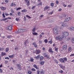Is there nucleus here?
I'll list each match as a JSON object with an SVG mask.
<instances>
[{"label":"nucleus","mask_w":74,"mask_h":74,"mask_svg":"<svg viewBox=\"0 0 74 74\" xmlns=\"http://www.w3.org/2000/svg\"><path fill=\"white\" fill-rule=\"evenodd\" d=\"M37 74H40V71L39 70H38L37 71Z\"/></svg>","instance_id":"nucleus-47"},{"label":"nucleus","mask_w":74,"mask_h":74,"mask_svg":"<svg viewBox=\"0 0 74 74\" xmlns=\"http://www.w3.org/2000/svg\"><path fill=\"white\" fill-rule=\"evenodd\" d=\"M47 59H48V60H49V59L50 58H49V56H47Z\"/></svg>","instance_id":"nucleus-44"},{"label":"nucleus","mask_w":74,"mask_h":74,"mask_svg":"<svg viewBox=\"0 0 74 74\" xmlns=\"http://www.w3.org/2000/svg\"><path fill=\"white\" fill-rule=\"evenodd\" d=\"M28 73L29 74H32V71H28Z\"/></svg>","instance_id":"nucleus-31"},{"label":"nucleus","mask_w":74,"mask_h":74,"mask_svg":"<svg viewBox=\"0 0 74 74\" xmlns=\"http://www.w3.org/2000/svg\"><path fill=\"white\" fill-rule=\"evenodd\" d=\"M9 1H8V0H5V2L6 3H8Z\"/></svg>","instance_id":"nucleus-45"},{"label":"nucleus","mask_w":74,"mask_h":74,"mask_svg":"<svg viewBox=\"0 0 74 74\" xmlns=\"http://www.w3.org/2000/svg\"><path fill=\"white\" fill-rule=\"evenodd\" d=\"M74 56V54H73L70 55V56Z\"/></svg>","instance_id":"nucleus-64"},{"label":"nucleus","mask_w":74,"mask_h":74,"mask_svg":"<svg viewBox=\"0 0 74 74\" xmlns=\"http://www.w3.org/2000/svg\"><path fill=\"white\" fill-rule=\"evenodd\" d=\"M8 38H11V36L9 35L8 36Z\"/></svg>","instance_id":"nucleus-48"},{"label":"nucleus","mask_w":74,"mask_h":74,"mask_svg":"<svg viewBox=\"0 0 74 74\" xmlns=\"http://www.w3.org/2000/svg\"><path fill=\"white\" fill-rule=\"evenodd\" d=\"M30 5V0H29L27 2V5L29 6Z\"/></svg>","instance_id":"nucleus-19"},{"label":"nucleus","mask_w":74,"mask_h":74,"mask_svg":"<svg viewBox=\"0 0 74 74\" xmlns=\"http://www.w3.org/2000/svg\"><path fill=\"white\" fill-rule=\"evenodd\" d=\"M15 56L14 55V54H13L11 56H9V57L10 58H13V57Z\"/></svg>","instance_id":"nucleus-21"},{"label":"nucleus","mask_w":74,"mask_h":74,"mask_svg":"<svg viewBox=\"0 0 74 74\" xmlns=\"http://www.w3.org/2000/svg\"><path fill=\"white\" fill-rule=\"evenodd\" d=\"M40 52H41V50L39 49H36L35 51H33V53H36V55L39 54Z\"/></svg>","instance_id":"nucleus-2"},{"label":"nucleus","mask_w":74,"mask_h":74,"mask_svg":"<svg viewBox=\"0 0 74 74\" xmlns=\"http://www.w3.org/2000/svg\"><path fill=\"white\" fill-rule=\"evenodd\" d=\"M50 38V39L51 40L49 41V42L50 43V44H52V39L51 38H49V40Z\"/></svg>","instance_id":"nucleus-23"},{"label":"nucleus","mask_w":74,"mask_h":74,"mask_svg":"<svg viewBox=\"0 0 74 74\" xmlns=\"http://www.w3.org/2000/svg\"><path fill=\"white\" fill-rule=\"evenodd\" d=\"M33 67H35V68H36V69L37 70H39V68L37 66V65L36 64H34L33 65Z\"/></svg>","instance_id":"nucleus-15"},{"label":"nucleus","mask_w":74,"mask_h":74,"mask_svg":"<svg viewBox=\"0 0 74 74\" xmlns=\"http://www.w3.org/2000/svg\"><path fill=\"white\" fill-rule=\"evenodd\" d=\"M56 3L57 4H59V1H58L57 0H56Z\"/></svg>","instance_id":"nucleus-62"},{"label":"nucleus","mask_w":74,"mask_h":74,"mask_svg":"<svg viewBox=\"0 0 74 74\" xmlns=\"http://www.w3.org/2000/svg\"><path fill=\"white\" fill-rule=\"evenodd\" d=\"M16 21H19V18H16Z\"/></svg>","instance_id":"nucleus-58"},{"label":"nucleus","mask_w":74,"mask_h":74,"mask_svg":"<svg viewBox=\"0 0 74 74\" xmlns=\"http://www.w3.org/2000/svg\"><path fill=\"white\" fill-rule=\"evenodd\" d=\"M55 62L56 63H58V61L56 60H55Z\"/></svg>","instance_id":"nucleus-57"},{"label":"nucleus","mask_w":74,"mask_h":74,"mask_svg":"<svg viewBox=\"0 0 74 74\" xmlns=\"http://www.w3.org/2000/svg\"><path fill=\"white\" fill-rule=\"evenodd\" d=\"M8 19V18H5L4 19H3V21H5V20H7Z\"/></svg>","instance_id":"nucleus-60"},{"label":"nucleus","mask_w":74,"mask_h":74,"mask_svg":"<svg viewBox=\"0 0 74 74\" xmlns=\"http://www.w3.org/2000/svg\"><path fill=\"white\" fill-rule=\"evenodd\" d=\"M72 42L74 43V38H73L72 39Z\"/></svg>","instance_id":"nucleus-42"},{"label":"nucleus","mask_w":74,"mask_h":74,"mask_svg":"<svg viewBox=\"0 0 74 74\" xmlns=\"http://www.w3.org/2000/svg\"><path fill=\"white\" fill-rule=\"evenodd\" d=\"M61 37V35H58L57 37H56L55 38V39H56L57 40H58V39L60 38Z\"/></svg>","instance_id":"nucleus-11"},{"label":"nucleus","mask_w":74,"mask_h":74,"mask_svg":"<svg viewBox=\"0 0 74 74\" xmlns=\"http://www.w3.org/2000/svg\"><path fill=\"white\" fill-rule=\"evenodd\" d=\"M2 72H3V70L1 69H0V73H2Z\"/></svg>","instance_id":"nucleus-56"},{"label":"nucleus","mask_w":74,"mask_h":74,"mask_svg":"<svg viewBox=\"0 0 74 74\" xmlns=\"http://www.w3.org/2000/svg\"><path fill=\"white\" fill-rule=\"evenodd\" d=\"M40 73L42 74H44V71H41Z\"/></svg>","instance_id":"nucleus-38"},{"label":"nucleus","mask_w":74,"mask_h":74,"mask_svg":"<svg viewBox=\"0 0 74 74\" xmlns=\"http://www.w3.org/2000/svg\"><path fill=\"white\" fill-rule=\"evenodd\" d=\"M44 63H45L44 62L42 61V62H40V64L41 65H43V64H44Z\"/></svg>","instance_id":"nucleus-26"},{"label":"nucleus","mask_w":74,"mask_h":74,"mask_svg":"<svg viewBox=\"0 0 74 74\" xmlns=\"http://www.w3.org/2000/svg\"><path fill=\"white\" fill-rule=\"evenodd\" d=\"M43 16H44V15L41 14L39 17L40 18H42Z\"/></svg>","instance_id":"nucleus-49"},{"label":"nucleus","mask_w":74,"mask_h":74,"mask_svg":"<svg viewBox=\"0 0 74 74\" xmlns=\"http://www.w3.org/2000/svg\"><path fill=\"white\" fill-rule=\"evenodd\" d=\"M71 18L70 17L67 18H66V19L65 20L64 22H67V21H70V20H71Z\"/></svg>","instance_id":"nucleus-8"},{"label":"nucleus","mask_w":74,"mask_h":74,"mask_svg":"<svg viewBox=\"0 0 74 74\" xmlns=\"http://www.w3.org/2000/svg\"><path fill=\"white\" fill-rule=\"evenodd\" d=\"M21 9H22V8H21L19 7L17 8L16 10V11H18V10H21Z\"/></svg>","instance_id":"nucleus-36"},{"label":"nucleus","mask_w":74,"mask_h":74,"mask_svg":"<svg viewBox=\"0 0 74 74\" xmlns=\"http://www.w3.org/2000/svg\"><path fill=\"white\" fill-rule=\"evenodd\" d=\"M9 50H10V49L8 47L6 48V49H5V52H8Z\"/></svg>","instance_id":"nucleus-16"},{"label":"nucleus","mask_w":74,"mask_h":74,"mask_svg":"<svg viewBox=\"0 0 74 74\" xmlns=\"http://www.w3.org/2000/svg\"><path fill=\"white\" fill-rule=\"evenodd\" d=\"M62 69H64V68H65V66H62L61 68Z\"/></svg>","instance_id":"nucleus-51"},{"label":"nucleus","mask_w":74,"mask_h":74,"mask_svg":"<svg viewBox=\"0 0 74 74\" xmlns=\"http://www.w3.org/2000/svg\"><path fill=\"white\" fill-rule=\"evenodd\" d=\"M40 55H38L36 57H35V59H36L37 60H38V59L40 58Z\"/></svg>","instance_id":"nucleus-22"},{"label":"nucleus","mask_w":74,"mask_h":74,"mask_svg":"<svg viewBox=\"0 0 74 74\" xmlns=\"http://www.w3.org/2000/svg\"><path fill=\"white\" fill-rule=\"evenodd\" d=\"M32 34L34 36H37L38 35V33L36 32H32Z\"/></svg>","instance_id":"nucleus-18"},{"label":"nucleus","mask_w":74,"mask_h":74,"mask_svg":"<svg viewBox=\"0 0 74 74\" xmlns=\"http://www.w3.org/2000/svg\"><path fill=\"white\" fill-rule=\"evenodd\" d=\"M17 66L18 69L20 70H22V68L21 67V64H17Z\"/></svg>","instance_id":"nucleus-6"},{"label":"nucleus","mask_w":74,"mask_h":74,"mask_svg":"<svg viewBox=\"0 0 74 74\" xmlns=\"http://www.w3.org/2000/svg\"><path fill=\"white\" fill-rule=\"evenodd\" d=\"M23 30L24 29H18V33H21V32H24L23 31Z\"/></svg>","instance_id":"nucleus-9"},{"label":"nucleus","mask_w":74,"mask_h":74,"mask_svg":"<svg viewBox=\"0 0 74 74\" xmlns=\"http://www.w3.org/2000/svg\"><path fill=\"white\" fill-rule=\"evenodd\" d=\"M58 40H59V41H62V40H63V39L61 37L59 39H58Z\"/></svg>","instance_id":"nucleus-29"},{"label":"nucleus","mask_w":74,"mask_h":74,"mask_svg":"<svg viewBox=\"0 0 74 74\" xmlns=\"http://www.w3.org/2000/svg\"><path fill=\"white\" fill-rule=\"evenodd\" d=\"M33 45H34V47L35 48H37V45H36V42H34L33 43Z\"/></svg>","instance_id":"nucleus-12"},{"label":"nucleus","mask_w":74,"mask_h":74,"mask_svg":"<svg viewBox=\"0 0 74 74\" xmlns=\"http://www.w3.org/2000/svg\"><path fill=\"white\" fill-rule=\"evenodd\" d=\"M5 14L6 16H8V15H9V14L8 13H5Z\"/></svg>","instance_id":"nucleus-55"},{"label":"nucleus","mask_w":74,"mask_h":74,"mask_svg":"<svg viewBox=\"0 0 74 74\" xmlns=\"http://www.w3.org/2000/svg\"><path fill=\"white\" fill-rule=\"evenodd\" d=\"M63 35H64V36H69V33L67 32H64L63 33Z\"/></svg>","instance_id":"nucleus-7"},{"label":"nucleus","mask_w":74,"mask_h":74,"mask_svg":"<svg viewBox=\"0 0 74 74\" xmlns=\"http://www.w3.org/2000/svg\"><path fill=\"white\" fill-rule=\"evenodd\" d=\"M49 52H51V53H53V51H52V49H49Z\"/></svg>","instance_id":"nucleus-27"},{"label":"nucleus","mask_w":74,"mask_h":74,"mask_svg":"<svg viewBox=\"0 0 74 74\" xmlns=\"http://www.w3.org/2000/svg\"><path fill=\"white\" fill-rule=\"evenodd\" d=\"M2 16H3V18L5 17V15H4V12H3V14H2Z\"/></svg>","instance_id":"nucleus-35"},{"label":"nucleus","mask_w":74,"mask_h":74,"mask_svg":"<svg viewBox=\"0 0 74 74\" xmlns=\"http://www.w3.org/2000/svg\"><path fill=\"white\" fill-rule=\"evenodd\" d=\"M63 49L66 50L67 49V45H64L63 47Z\"/></svg>","instance_id":"nucleus-10"},{"label":"nucleus","mask_w":74,"mask_h":74,"mask_svg":"<svg viewBox=\"0 0 74 74\" xmlns=\"http://www.w3.org/2000/svg\"><path fill=\"white\" fill-rule=\"evenodd\" d=\"M62 18H65L66 17V14H63L62 15Z\"/></svg>","instance_id":"nucleus-32"},{"label":"nucleus","mask_w":74,"mask_h":74,"mask_svg":"<svg viewBox=\"0 0 74 74\" xmlns=\"http://www.w3.org/2000/svg\"><path fill=\"white\" fill-rule=\"evenodd\" d=\"M13 5L14 6H16V5L14 3H12L11 4V6H13Z\"/></svg>","instance_id":"nucleus-25"},{"label":"nucleus","mask_w":74,"mask_h":74,"mask_svg":"<svg viewBox=\"0 0 74 74\" xmlns=\"http://www.w3.org/2000/svg\"><path fill=\"white\" fill-rule=\"evenodd\" d=\"M6 55V53H4L3 52H2L1 53V56H5Z\"/></svg>","instance_id":"nucleus-13"},{"label":"nucleus","mask_w":74,"mask_h":74,"mask_svg":"<svg viewBox=\"0 0 74 74\" xmlns=\"http://www.w3.org/2000/svg\"><path fill=\"white\" fill-rule=\"evenodd\" d=\"M31 70L32 71H36V69L34 68L32 69Z\"/></svg>","instance_id":"nucleus-37"},{"label":"nucleus","mask_w":74,"mask_h":74,"mask_svg":"<svg viewBox=\"0 0 74 74\" xmlns=\"http://www.w3.org/2000/svg\"><path fill=\"white\" fill-rule=\"evenodd\" d=\"M63 6H64V7H67V5L64 4H63Z\"/></svg>","instance_id":"nucleus-50"},{"label":"nucleus","mask_w":74,"mask_h":74,"mask_svg":"<svg viewBox=\"0 0 74 74\" xmlns=\"http://www.w3.org/2000/svg\"><path fill=\"white\" fill-rule=\"evenodd\" d=\"M24 19L25 21H26V16H24Z\"/></svg>","instance_id":"nucleus-61"},{"label":"nucleus","mask_w":74,"mask_h":74,"mask_svg":"<svg viewBox=\"0 0 74 74\" xmlns=\"http://www.w3.org/2000/svg\"><path fill=\"white\" fill-rule=\"evenodd\" d=\"M59 73H63V70H61L60 71H59Z\"/></svg>","instance_id":"nucleus-40"},{"label":"nucleus","mask_w":74,"mask_h":74,"mask_svg":"<svg viewBox=\"0 0 74 74\" xmlns=\"http://www.w3.org/2000/svg\"><path fill=\"white\" fill-rule=\"evenodd\" d=\"M30 61L31 62H33V61H34V60H33V59L32 58H31L30 59Z\"/></svg>","instance_id":"nucleus-33"},{"label":"nucleus","mask_w":74,"mask_h":74,"mask_svg":"<svg viewBox=\"0 0 74 74\" xmlns=\"http://www.w3.org/2000/svg\"><path fill=\"white\" fill-rule=\"evenodd\" d=\"M53 33L55 35L56 34H58V30L57 29L55 28L54 29Z\"/></svg>","instance_id":"nucleus-3"},{"label":"nucleus","mask_w":74,"mask_h":74,"mask_svg":"<svg viewBox=\"0 0 74 74\" xmlns=\"http://www.w3.org/2000/svg\"><path fill=\"white\" fill-rule=\"evenodd\" d=\"M6 7H1V9L2 10H6Z\"/></svg>","instance_id":"nucleus-14"},{"label":"nucleus","mask_w":74,"mask_h":74,"mask_svg":"<svg viewBox=\"0 0 74 74\" xmlns=\"http://www.w3.org/2000/svg\"><path fill=\"white\" fill-rule=\"evenodd\" d=\"M39 5H42V2L39 3Z\"/></svg>","instance_id":"nucleus-46"},{"label":"nucleus","mask_w":74,"mask_h":74,"mask_svg":"<svg viewBox=\"0 0 74 74\" xmlns=\"http://www.w3.org/2000/svg\"><path fill=\"white\" fill-rule=\"evenodd\" d=\"M69 26L67 25V23H66V22H64V23L62 24V28H63L64 27H66Z\"/></svg>","instance_id":"nucleus-4"},{"label":"nucleus","mask_w":74,"mask_h":74,"mask_svg":"<svg viewBox=\"0 0 74 74\" xmlns=\"http://www.w3.org/2000/svg\"><path fill=\"white\" fill-rule=\"evenodd\" d=\"M71 47H70L68 49V51L69 52H71Z\"/></svg>","instance_id":"nucleus-20"},{"label":"nucleus","mask_w":74,"mask_h":74,"mask_svg":"<svg viewBox=\"0 0 74 74\" xmlns=\"http://www.w3.org/2000/svg\"><path fill=\"white\" fill-rule=\"evenodd\" d=\"M8 63V61H5V64H7Z\"/></svg>","instance_id":"nucleus-41"},{"label":"nucleus","mask_w":74,"mask_h":74,"mask_svg":"<svg viewBox=\"0 0 74 74\" xmlns=\"http://www.w3.org/2000/svg\"><path fill=\"white\" fill-rule=\"evenodd\" d=\"M36 27H34L32 30V32H35V31H36Z\"/></svg>","instance_id":"nucleus-24"},{"label":"nucleus","mask_w":74,"mask_h":74,"mask_svg":"<svg viewBox=\"0 0 74 74\" xmlns=\"http://www.w3.org/2000/svg\"><path fill=\"white\" fill-rule=\"evenodd\" d=\"M18 16H20V15H21V13L19 12H18Z\"/></svg>","instance_id":"nucleus-52"},{"label":"nucleus","mask_w":74,"mask_h":74,"mask_svg":"<svg viewBox=\"0 0 74 74\" xmlns=\"http://www.w3.org/2000/svg\"><path fill=\"white\" fill-rule=\"evenodd\" d=\"M70 29L71 30H74V27H70Z\"/></svg>","instance_id":"nucleus-43"},{"label":"nucleus","mask_w":74,"mask_h":74,"mask_svg":"<svg viewBox=\"0 0 74 74\" xmlns=\"http://www.w3.org/2000/svg\"><path fill=\"white\" fill-rule=\"evenodd\" d=\"M27 40H26L24 42L25 45H26V43H27Z\"/></svg>","instance_id":"nucleus-34"},{"label":"nucleus","mask_w":74,"mask_h":74,"mask_svg":"<svg viewBox=\"0 0 74 74\" xmlns=\"http://www.w3.org/2000/svg\"><path fill=\"white\" fill-rule=\"evenodd\" d=\"M11 12L12 13H14V11L12 10H11Z\"/></svg>","instance_id":"nucleus-63"},{"label":"nucleus","mask_w":74,"mask_h":74,"mask_svg":"<svg viewBox=\"0 0 74 74\" xmlns=\"http://www.w3.org/2000/svg\"><path fill=\"white\" fill-rule=\"evenodd\" d=\"M43 59H44V57L43 56H42L40 57V60H42Z\"/></svg>","instance_id":"nucleus-30"},{"label":"nucleus","mask_w":74,"mask_h":74,"mask_svg":"<svg viewBox=\"0 0 74 74\" xmlns=\"http://www.w3.org/2000/svg\"><path fill=\"white\" fill-rule=\"evenodd\" d=\"M27 10H26V9H24L23 10H22L21 11V12H27Z\"/></svg>","instance_id":"nucleus-17"},{"label":"nucleus","mask_w":74,"mask_h":74,"mask_svg":"<svg viewBox=\"0 0 74 74\" xmlns=\"http://www.w3.org/2000/svg\"><path fill=\"white\" fill-rule=\"evenodd\" d=\"M36 7V6H33L32 7V10H33V9L34 8H35Z\"/></svg>","instance_id":"nucleus-54"},{"label":"nucleus","mask_w":74,"mask_h":74,"mask_svg":"<svg viewBox=\"0 0 74 74\" xmlns=\"http://www.w3.org/2000/svg\"><path fill=\"white\" fill-rule=\"evenodd\" d=\"M12 26L11 25L8 26L7 27L6 29L8 30H12Z\"/></svg>","instance_id":"nucleus-5"},{"label":"nucleus","mask_w":74,"mask_h":74,"mask_svg":"<svg viewBox=\"0 0 74 74\" xmlns=\"http://www.w3.org/2000/svg\"><path fill=\"white\" fill-rule=\"evenodd\" d=\"M26 17H28L29 19H31V18H32L30 16H28V15H26Z\"/></svg>","instance_id":"nucleus-39"},{"label":"nucleus","mask_w":74,"mask_h":74,"mask_svg":"<svg viewBox=\"0 0 74 74\" xmlns=\"http://www.w3.org/2000/svg\"><path fill=\"white\" fill-rule=\"evenodd\" d=\"M5 59H7L8 60L10 59V58H8V57H5Z\"/></svg>","instance_id":"nucleus-59"},{"label":"nucleus","mask_w":74,"mask_h":74,"mask_svg":"<svg viewBox=\"0 0 74 74\" xmlns=\"http://www.w3.org/2000/svg\"><path fill=\"white\" fill-rule=\"evenodd\" d=\"M51 7H53L54 6V3H51Z\"/></svg>","instance_id":"nucleus-28"},{"label":"nucleus","mask_w":74,"mask_h":74,"mask_svg":"<svg viewBox=\"0 0 74 74\" xmlns=\"http://www.w3.org/2000/svg\"><path fill=\"white\" fill-rule=\"evenodd\" d=\"M60 60L62 63H66V62H67V58L65 57L60 58Z\"/></svg>","instance_id":"nucleus-1"},{"label":"nucleus","mask_w":74,"mask_h":74,"mask_svg":"<svg viewBox=\"0 0 74 74\" xmlns=\"http://www.w3.org/2000/svg\"><path fill=\"white\" fill-rule=\"evenodd\" d=\"M53 14V12H50L49 13V14Z\"/></svg>","instance_id":"nucleus-53"}]
</instances>
